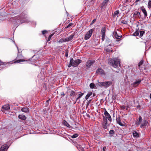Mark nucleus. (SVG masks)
I'll list each match as a JSON object with an SVG mask.
<instances>
[{
  "instance_id": "1",
  "label": "nucleus",
  "mask_w": 151,
  "mask_h": 151,
  "mask_svg": "<svg viewBox=\"0 0 151 151\" xmlns=\"http://www.w3.org/2000/svg\"><path fill=\"white\" fill-rule=\"evenodd\" d=\"M27 15L25 12L22 13L19 16H16L11 18L10 21L12 22L13 24H16L17 27L20 24L24 22H29L28 19H27Z\"/></svg>"
},
{
  "instance_id": "2",
  "label": "nucleus",
  "mask_w": 151,
  "mask_h": 151,
  "mask_svg": "<svg viewBox=\"0 0 151 151\" xmlns=\"http://www.w3.org/2000/svg\"><path fill=\"white\" fill-rule=\"evenodd\" d=\"M110 64L114 68L117 67L118 65H120V60L118 58H115L111 59L109 61Z\"/></svg>"
},
{
  "instance_id": "3",
  "label": "nucleus",
  "mask_w": 151,
  "mask_h": 151,
  "mask_svg": "<svg viewBox=\"0 0 151 151\" xmlns=\"http://www.w3.org/2000/svg\"><path fill=\"white\" fill-rule=\"evenodd\" d=\"M112 83V82L111 81L98 82L97 85L100 87H103L106 88L111 85Z\"/></svg>"
},
{
  "instance_id": "4",
  "label": "nucleus",
  "mask_w": 151,
  "mask_h": 151,
  "mask_svg": "<svg viewBox=\"0 0 151 151\" xmlns=\"http://www.w3.org/2000/svg\"><path fill=\"white\" fill-rule=\"evenodd\" d=\"M70 60L71 62L73 63V66L74 67L77 66L81 62V60L80 59L74 60L73 58H71Z\"/></svg>"
},
{
  "instance_id": "5",
  "label": "nucleus",
  "mask_w": 151,
  "mask_h": 151,
  "mask_svg": "<svg viewBox=\"0 0 151 151\" xmlns=\"http://www.w3.org/2000/svg\"><path fill=\"white\" fill-rule=\"evenodd\" d=\"M93 31L94 29H92L88 31L84 37V39L86 40L88 39L91 36Z\"/></svg>"
},
{
  "instance_id": "6",
  "label": "nucleus",
  "mask_w": 151,
  "mask_h": 151,
  "mask_svg": "<svg viewBox=\"0 0 151 151\" xmlns=\"http://www.w3.org/2000/svg\"><path fill=\"white\" fill-rule=\"evenodd\" d=\"M101 34L102 35L101 40L104 41L105 40V35L106 28L105 27H103L101 29Z\"/></svg>"
},
{
  "instance_id": "7",
  "label": "nucleus",
  "mask_w": 151,
  "mask_h": 151,
  "mask_svg": "<svg viewBox=\"0 0 151 151\" xmlns=\"http://www.w3.org/2000/svg\"><path fill=\"white\" fill-rule=\"evenodd\" d=\"M103 122L102 123L103 127L104 129H106L107 127V120L106 118H105V116H103Z\"/></svg>"
},
{
  "instance_id": "8",
  "label": "nucleus",
  "mask_w": 151,
  "mask_h": 151,
  "mask_svg": "<svg viewBox=\"0 0 151 151\" xmlns=\"http://www.w3.org/2000/svg\"><path fill=\"white\" fill-rule=\"evenodd\" d=\"M104 114L105 115V118H106L108 119L109 121L110 122L111 121V118L110 114L106 110L104 112Z\"/></svg>"
},
{
  "instance_id": "9",
  "label": "nucleus",
  "mask_w": 151,
  "mask_h": 151,
  "mask_svg": "<svg viewBox=\"0 0 151 151\" xmlns=\"http://www.w3.org/2000/svg\"><path fill=\"white\" fill-rule=\"evenodd\" d=\"M95 62V60H88L86 63V66L88 68H89Z\"/></svg>"
},
{
  "instance_id": "10",
  "label": "nucleus",
  "mask_w": 151,
  "mask_h": 151,
  "mask_svg": "<svg viewBox=\"0 0 151 151\" xmlns=\"http://www.w3.org/2000/svg\"><path fill=\"white\" fill-rule=\"evenodd\" d=\"M148 123L147 121L145 119L143 120L140 123V127L142 128H144L147 125Z\"/></svg>"
},
{
  "instance_id": "11",
  "label": "nucleus",
  "mask_w": 151,
  "mask_h": 151,
  "mask_svg": "<svg viewBox=\"0 0 151 151\" xmlns=\"http://www.w3.org/2000/svg\"><path fill=\"white\" fill-rule=\"evenodd\" d=\"M96 73L99 74H100L102 75H104L105 74L104 71L101 68H99L96 71Z\"/></svg>"
},
{
  "instance_id": "12",
  "label": "nucleus",
  "mask_w": 151,
  "mask_h": 151,
  "mask_svg": "<svg viewBox=\"0 0 151 151\" xmlns=\"http://www.w3.org/2000/svg\"><path fill=\"white\" fill-rule=\"evenodd\" d=\"M141 79H137L136 81L133 83L132 85L134 87H136L139 85L141 82Z\"/></svg>"
},
{
  "instance_id": "13",
  "label": "nucleus",
  "mask_w": 151,
  "mask_h": 151,
  "mask_svg": "<svg viewBox=\"0 0 151 151\" xmlns=\"http://www.w3.org/2000/svg\"><path fill=\"white\" fill-rule=\"evenodd\" d=\"M116 121L117 123L118 124L122 126H124V124H122L121 122L120 116L116 118Z\"/></svg>"
},
{
  "instance_id": "14",
  "label": "nucleus",
  "mask_w": 151,
  "mask_h": 151,
  "mask_svg": "<svg viewBox=\"0 0 151 151\" xmlns=\"http://www.w3.org/2000/svg\"><path fill=\"white\" fill-rule=\"evenodd\" d=\"M9 147V146L6 145H2L0 148V151H5L7 150Z\"/></svg>"
},
{
  "instance_id": "15",
  "label": "nucleus",
  "mask_w": 151,
  "mask_h": 151,
  "mask_svg": "<svg viewBox=\"0 0 151 151\" xmlns=\"http://www.w3.org/2000/svg\"><path fill=\"white\" fill-rule=\"evenodd\" d=\"M141 9L144 15V17H146L147 15V12L144 7L143 6L141 7Z\"/></svg>"
},
{
  "instance_id": "16",
  "label": "nucleus",
  "mask_w": 151,
  "mask_h": 151,
  "mask_svg": "<svg viewBox=\"0 0 151 151\" xmlns=\"http://www.w3.org/2000/svg\"><path fill=\"white\" fill-rule=\"evenodd\" d=\"M142 117L141 116H139L138 119H137L136 121V124L137 125H139L142 122Z\"/></svg>"
},
{
  "instance_id": "17",
  "label": "nucleus",
  "mask_w": 151,
  "mask_h": 151,
  "mask_svg": "<svg viewBox=\"0 0 151 151\" xmlns=\"http://www.w3.org/2000/svg\"><path fill=\"white\" fill-rule=\"evenodd\" d=\"M113 36L114 37L118 39H120L122 37V36L118 35L116 32H115L113 33Z\"/></svg>"
},
{
  "instance_id": "18",
  "label": "nucleus",
  "mask_w": 151,
  "mask_h": 151,
  "mask_svg": "<svg viewBox=\"0 0 151 151\" xmlns=\"http://www.w3.org/2000/svg\"><path fill=\"white\" fill-rule=\"evenodd\" d=\"M63 123L64 126L68 127V128H73V127L66 121L63 120Z\"/></svg>"
},
{
  "instance_id": "19",
  "label": "nucleus",
  "mask_w": 151,
  "mask_h": 151,
  "mask_svg": "<svg viewBox=\"0 0 151 151\" xmlns=\"http://www.w3.org/2000/svg\"><path fill=\"white\" fill-rule=\"evenodd\" d=\"M140 134L137 132L136 131H134L133 132V136L134 137H138L140 135Z\"/></svg>"
},
{
  "instance_id": "20",
  "label": "nucleus",
  "mask_w": 151,
  "mask_h": 151,
  "mask_svg": "<svg viewBox=\"0 0 151 151\" xmlns=\"http://www.w3.org/2000/svg\"><path fill=\"white\" fill-rule=\"evenodd\" d=\"M21 111L27 113L29 112V109L27 107H24L21 109Z\"/></svg>"
},
{
  "instance_id": "21",
  "label": "nucleus",
  "mask_w": 151,
  "mask_h": 151,
  "mask_svg": "<svg viewBox=\"0 0 151 151\" xmlns=\"http://www.w3.org/2000/svg\"><path fill=\"white\" fill-rule=\"evenodd\" d=\"M134 17H139L141 16L140 13L139 12H136L134 14Z\"/></svg>"
},
{
  "instance_id": "22",
  "label": "nucleus",
  "mask_w": 151,
  "mask_h": 151,
  "mask_svg": "<svg viewBox=\"0 0 151 151\" xmlns=\"http://www.w3.org/2000/svg\"><path fill=\"white\" fill-rule=\"evenodd\" d=\"M2 108L5 110H8L10 109V106L9 104L5 105L3 106Z\"/></svg>"
},
{
  "instance_id": "23",
  "label": "nucleus",
  "mask_w": 151,
  "mask_h": 151,
  "mask_svg": "<svg viewBox=\"0 0 151 151\" xmlns=\"http://www.w3.org/2000/svg\"><path fill=\"white\" fill-rule=\"evenodd\" d=\"M18 118L19 119L23 120H25L27 118L24 115H19Z\"/></svg>"
},
{
  "instance_id": "24",
  "label": "nucleus",
  "mask_w": 151,
  "mask_h": 151,
  "mask_svg": "<svg viewBox=\"0 0 151 151\" xmlns=\"http://www.w3.org/2000/svg\"><path fill=\"white\" fill-rule=\"evenodd\" d=\"M119 10L116 11L113 14L114 17H118V14H119Z\"/></svg>"
},
{
  "instance_id": "25",
  "label": "nucleus",
  "mask_w": 151,
  "mask_h": 151,
  "mask_svg": "<svg viewBox=\"0 0 151 151\" xmlns=\"http://www.w3.org/2000/svg\"><path fill=\"white\" fill-rule=\"evenodd\" d=\"M80 93L78 95V97L76 98V101L75 102L74 104H75L76 102L78 100V99L81 98L83 95L84 94L83 93L80 92Z\"/></svg>"
},
{
  "instance_id": "26",
  "label": "nucleus",
  "mask_w": 151,
  "mask_h": 151,
  "mask_svg": "<svg viewBox=\"0 0 151 151\" xmlns=\"http://www.w3.org/2000/svg\"><path fill=\"white\" fill-rule=\"evenodd\" d=\"M77 147L79 150V151L81 150V151H84V148L83 147L81 146H78V145L77 146Z\"/></svg>"
},
{
  "instance_id": "27",
  "label": "nucleus",
  "mask_w": 151,
  "mask_h": 151,
  "mask_svg": "<svg viewBox=\"0 0 151 151\" xmlns=\"http://www.w3.org/2000/svg\"><path fill=\"white\" fill-rule=\"evenodd\" d=\"M147 7L149 9L151 8V0H149L147 4Z\"/></svg>"
},
{
  "instance_id": "28",
  "label": "nucleus",
  "mask_w": 151,
  "mask_h": 151,
  "mask_svg": "<svg viewBox=\"0 0 151 151\" xmlns=\"http://www.w3.org/2000/svg\"><path fill=\"white\" fill-rule=\"evenodd\" d=\"M25 61V60H17V61H14V63H19L21 62L22 61Z\"/></svg>"
},
{
  "instance_id": "29",
  "label": "nucleus",
  "mask_w": 151,
  "mask_h": 151,
  "mask_svg": "<svg viewBox=\"0 0 151 151\" xmlns=\"http://www.w3.org/2000/svg\"><path fill=\"white\" fill-rule=\"evenodd\" d=\"M90 87L91 88H94L96 87L95 85L93 83H91L90 84Z\"/></svg>"
},
{
  "instance_id": "30",
  "label": "nucleus",
  "mask_w": 151,
  "mask_h": 151,
  "mask_svg": "<svg viewBox=\"0 0 151 151\" xmlns=\"http://www.w3.org/2000/svg\"><path fill=\"white\" fill-rule=\"evenodd\" d=\"M78 135H79L78 134H75L71 136V137L72 138H75L77 137L78 136Z\"/></svg>"
},
{
  "instance_id": "31",
  "label": "nucleus",
  "mask_w": 151,
  "mask_h": 151,
  "mask_svg": "<svg viewBox=\"0 0 151 151\" xmlns=\"http://www.w3.org/2000/svg\"><path fill=\"white\" fill-rule=\"evenodd\" d=\"M74 36L73 35H70V36H69L68 38V41H70V40H72L73 39Z\"/></svg>"
},
{
  "instance_id": "32",
  "label": "nucleus",
  "mask_w": 151,
  "mask_h": 151,
  "mask_svg": "<svg viewBox=\"0 0 151 151\" xmlns=\"http://www.w3.org/2000/svg\"><path fill=\"white\" fill-rule=\"evenodd\" d=\"M139 31L137 30L135 31L133 34V35L134 36H137L139 35Z\"/></svg>"
},
{
  "instance_id": "33",
  "label": "nucleus",
  "mask_w": 151,
  "mask_h": 151,
  "mask_svg": "<svg viewBox=\"0 0 151 151\" xmlns=\"http://www.w3.org/2000/svg\"><path fill=\"white\" fill-rule=\"evenodd\" d=\"M70 92L71 93L70 94V96H73L75 95V93L74 91H71Z\"/></svg>"
},
{
  "instance_id": "34",
  "label": "nucleus",
  "mask_w": 151,
  "mask_h": 151,
  "mask_svg": "<svg viewBox=\"0 0 151 151\" xmlns=\"http://www.w3.org/2000/svg\"><path fill=\"white\" fill-rule=\"evenodd\" d=\"M143 63V60H141V61H140V62L138 64V66L139 67H140L141 65Z\"/></svg>"
},
{
  "instance_id": "35",
  "label": "nucleus",
  "mask_w": 151,
  "mask_h": 151,
  "mask_svg": "<svg viewBox=\"0 0 151 151\" xmlns=\"http://www.w3.org/2000/svg\"><path fill=\"white\" fill-rule=\"evenodd\" d=\"M115 133V132L113 130H110L109 132V134H114Z\"/></svg>"
},
{
  "instance_id": "36",
  "label": "nucleus",
  "mask_w": 151,
  "mask_h": 151,
  "mask_svg": "<svg viewBox=\"0 0 151 151\" xmlns=\"http://www.w3.org/2000/svg\"><path fill=\"white\" fill-rule=\"evenodd\" d=\"M139 33L140 36L142 37L143 36L144 34V33L145 32L142 31H140Z\"/></svg>"
},
{
  "instance_id": "37",
  "label": "nucleus",
  "mask_w": 151,
  "mask_h": 151,
  "mask_svg": "<svg viewBox=\"0 0 151 151\" xmlns=\"http://www.w3.org/2000/svg\"><path fill=\"white\" fill-rule=\"evenodd\" d=\"M111 49H109L108 48H106V51L108 52H111L112 51V50Z\"/></svg>"
},
{
  "instance_id": "38",
  "label": "nucleus",
  "mask_w": 151,
  "mask_h": 151,
  "mask_svg": "<svg viewBox=\"0 0 151 151\" xmlns=\"http://www.w3.org/2000/svg\"><path fill=\"white\" fill-rule=\"evenodd\" d=\"M121 22L124 24H127V22L125 20H123Z\"/></svg>"
},
{
  "instance_id": "39",
  "label": "nucleus",
  "mask_w": 151,
  "mask_h": 151,
  "mask_svg": "<svg viewBox=\"0 0 151 151\" xmlns=\"http://www.w3.org/2000/svg\"><path fill=\"white\" fill-rule=\"evenodd\" d=\"M73 25V24L72 23H69L67 26L65 27L66 28H69L70 27V26H71Z\"/></svg>"
},
{
  "instance_id": "40",
  "label": "nucleus",
  "mask_w": 151,
  "mask_h": 151,
  "mask_svg": "<svg viewBox=\"0 0 151 151\" xmlns=\"http://www.w3.org/2000/svg\"><path fill=\"white\" fill-rule=\"evenodd\" d=\"M91 99L90 100H89L87 102L86 107V108L89 105L90 103H91Z\"/></svg>"
},
{
  "instance_id": "41",
  "label": "nucleus",
  "mask_w": 151,
  "mask_h": 151,
  "mask_svg": "<svg viewBox=\"0 0 151 151\" xmlns=\"http://www.w3.org/2000/svg\"><path fill=\"white\" fill-rule=\"evenodd\" d=\"M49 101H50V99H48L46 101V102L45 103V106H47L49 104Z\"/></svg>"
},
{
  "instance_id": "42",
  "label": "nucleus",
  "mask_w": 151,
  "mask_h": 151,
  "mask_svg": "<svg viewBox=\"0 0 151 151\" xmlns=\"http://www.w3.org/2000/svg\"><path fill=\"white\" fill-rule=\"evenodd\" d=\"M96 21V19H93V20L91 22V23L90 25H92Z\"/></svg>"
},
{
  "instance_id": "43",
  "label": "nucleus",
  "mask_w": 151,
  "mask_h": 151,
  "mask_svg": "<svg viewBox=\"0 0 151 151\" xmlns=\"http://www.w3.org/2000/svg\"><path fill=\"white\" fill-rule=\"evenodd\" d=\"M68 50H66L65 52V56L66 57H67L68 56Z\"/></svg>"
},
{
  "instance_id": "44",
  "label": "nucleus",
  "mask_w": 151,
  "mask_h": 151,
  "mask_svg": "<svg viewBox=\"0 0 151 151\" xmlns=\"http://www.w3.org/2000/svg\"><path fill=\"white\" fill-rule=\"evenodd\" d=\"M92 92H90L88 93L87 95L89 97L91 95H92Z\"/></svg>"
},
{
  "instance_id": "45",
  "label": "nucleus",
  "mask_w": 151,
  "mask_h": 151,
  "mask_svg": "<svg viewBox=\"0 0 151 151\" xmlns=\"http://www.w3.org/2000/svg\"><path fill=\"white\" fill-rule=\"evenodd\" d=\"M60 95L61 96H64L65 95V94L63 92H61Z\"/></svg>"
},
{
  "instance_id": "46",
  "label": "nucleus",
  "mask_w": 151,
  "mask_h": 151,
  "mask_svg": "<svg viewBox=\"0 0 151 151\" xmlns=\"http://www.w3.org/2000/svg\"><path fill=\"white\" fill-rule=\"evenodd\" d=\"M120 107L122 109H124L126 108V106H121Z\"/></svg>"
},
{
  "instance_id": "47",
  "label": "nucleus",
  "mask_w": 151,
  "mask_h": 151,
  "mask_svg": "<svg viewBox=\"0 0 151 151\" xmlns=\"http://www.w3.org/2000/svg\"><path fill=\"white\" fill-rule=\"evenodd\" d=\"M72 65L73 66V63L71 62V60H70V63L68 65V67H70Z\"/></svg>"
},
{
  "instance_id": "48",
  "label": "nucleus",
  "mask_w": 151,
  "mask_h": 151,
  "mask_svg": "<svg viewBox=\"0 0 151 151\" xmlns=\"http://www.w3.org/2000/svg\"><path fill=\"white\" fill-rule=\"evenodd\" d=\"M47 32V31L46 30H43L42 31V34L44 35L45 33H46Z\"/></svg>"
},
{
  "instance_id": "49",
  "label": "nucleus",
  "mask_w": 151,
  "mask_h": 151,
  "mask_svg": "<svg viewBox=\"0 0 151 151\" xmlns=\"http://www.w3.org/2000/svg\"><path fill=\"white\" fill-rule=\"evenodd\" d=\"M106 149V147H103L102 151H105V149Z\"/></svg>"
},
{
  "instance_id": "50",
  "label": "nucleus",
  "mask_w": 151,
  "mask_h": 151,
  "mask_svg": "<svg viewBox=\"0 0 151 151\" xmlns=\"http://www.w3.org/2000/svg\"><path fill=\"white\" fill-rule=\"evenodd\" d=\"M54 34H51L49 35V37L51 38V37Z\"/></svg>"
},
{
  "instance_id": "51",
  "label": "nucleus",
  "mask_w": 151,
  "mask_h": 151,
  "mask_svg": "<svg viewBox=\"0 0 151 151\" xmlns=\"http://www.w3.org/2000/svg\"><path fill=\"white\" fill-rule=\"evenodd\" d=\"M89 97H88V96L86 95V96L85 99L86 100H87L88 98Z\"/></svg>"
},
{
  "instance_id": "52",
  "label": "nucleus",
  "mask_w": 151,
  "mask_h": 151,
  "mask_svg": "<svg viewBox=\"0 0 151 151\" xmlns=\"http://www.w3.org/2000/svg\"><path fill=\"white\" fill-rule=\"evenodd\" d=\"M50 39H51V38L50 37H49L48 38L47 41H49L50 40Z\"/></svg>"
},
{
  "instance_id": "53",
  "label": "nucleus",
  "mask_w": 151,
  "mask_h": 151,
  "mask_svg": "<svg viewBox=\"0 0 151 151\" xmlns=\"http://www.w3.org/2000/svg\"><path fill=\"white\" fill-rule=\"evenodd\" d=\"M5 63H3V62H0V65H2L3 64H5Z\"/></svg>"
},
{
  "instance_id": "54",
  "label": "nucleus",
  "mask_w": 151,
  "mask_h": 151,
  "mask_svg": "<svg viewBox=\"0 0 151 151\" xmlns=\"http://www.w3.org/2000/svg\"><path fill=\"white\" fill-rule=\"evenodd\" d=\"M140 0H136L135 1V2H137L138 1H140Z\"/></svg>"
},
{
  "instance_id": "55",
  "label": "nucleus",
  "mask_w": 151,
  "mask_h": 151,
  "mask_svg": "<svg viewBox=\"0 0 151 151\" xmlns=\"http://www.w3.org/2000/svg\"><path fill=\"white\" fill-rule=\"evenodd\" d=\"M95 96V93H93V96Z\"/></svg>"
},
{
  "instance_id": "56",
  "label": "nucleus",
  "mask_w": 151,
  "mask_h": 151,
  "mask_svg": "<svg viewBox=\"0 0 151 151\" xmlns=\"http://www.w3.org/2000/svg\"><path fill=\"white\" fill-rule=\"evenodd\" d=\"M87 116L89 117V116H90L89 115H88Z\"/></svg>"
},
{
  "instance_id": "57",
  "label": "nucleus",
  "mask_w": 151,
  "mask_h": 151,
  "mask_svg": "<svg viewBox=\"0 0 151 151\" xmlns=\"http://www.w3.org/2000/svg\"><path fill=\"white\" fill-rule=\"evenodd\" d=\"M109 0H106V1H109Z\"/></svg>"
},
{
  "instance_id": "58",
  "label": "nucleus",
  "mask_w": 151,
  "mask_h": 151,
  "mask_svg": "<svg viewBox=\"0 0 151 151\" xmlns=\"http://www.w3.org/2000/svg\"><path fill=\"white\" fill-rule=\"evenodd\" d=\"M17 49H18V47L17 46ZM18 51L19 50L18 49Z\"/></svg>"
},
{
  "instance_id": "59",
  "label": "nucleus",
  "mask_w": 151,
  "mask_h": 151,
  "mask_svg": "<svg viewBox=\"0 0 151 151\" xmlns=\"http://www.w3.org/2000/svg\"><path fill=\"white\" fill-rule=\"evenodd\" d=\"M150 9V10H151V8Z\"/></svg>"
}]
</instances>
